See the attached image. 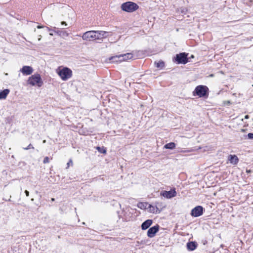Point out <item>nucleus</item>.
<instances>
[{
	"mask_svg": "<svg viewBox=\"0 0 253 253\" xmlns=\"http://www.w3.org/2000/svg\"><path fill=\"white\" fill-rule=\"evenodd\" d=\"M250 171H251L250 170H247V171H246V172L248 173L250 172Z\"/></svg>",
	"mask_w": 253,
	"mask_h": 253,
	"instance_id": "obj_34",
	"label": "nucleus"
},
{
	"mask_svg": "<svg viewBox=\"0 0 253 253\" xmlns=\"http://www.w3.org/2000/svg\"><path fill=\"white\" fill-rule=\"evenodd\" d=\"M109 60L110 61V62L112 63L121 62L124 61V58H123L122 54H120L119 55L111 57L109 58Z\"/></svg>",
	"mask_w": 253,
	"mask_h": 253,
	"instance_id": "obj_12",
	"label": "nucleus"
},
{
	"mask_svg": "<svg viewBox=\"0 0 253 253\" xmlns=\"http://www.w3.org/2000/svg\"><path fill=\"white\" fill-rule=\"evenodd\" d=\"M23 75H31L33 71V68L29 66H24L20 70Z\"/></svg>",
	"mask_w": 253,
	"mask_h": 253,
	"instance_id": "obj_11",
	"label": "nucleus"
},
{
	"mask_svg": "<svg viewBox=\"0 0 253 253\" xmlns=\"http://www.w3.org/2000/svg\"><path fill=\"white\" fill-rule=\"evenodd\" d=\"M95 31L92 30L85 32L82 36L84 40L87 41H93L96 40Z\"/></svg>",
	"mask_w": 253,
	"mask_h": 253,
	"instance_id": "obj_6",
	"label": "nucleus"
},
{
	"mask_svg": "<svg viewBox=\"0 0 253 253\" xmlns=\"http://www.w3.org/2000/svg\"><path fill=\"white\" fill-rule=\"evenodd\" d=\"M43 143L45 142V140H43Z\"/></svg>",
	"mask_w": 253,
	"mask_h": 253,
	"instance_id": "obj_39",
	"label": "nucleus"
},
{
	"mask_svg": "<svg viewBox=\"0 0 253 253\" xmlns=\"http://www.w3.org/2000/svg\"><path fill=\"white\" fill-rule=\"evenodd\" d=\"M140 205H143V204L141 203H139V205H138V207L139 208H141V207H140Z\"/></svg>",
	"mask_w": 253,
	"mask_h": 253,
	"instance_id": "obj_32",
	"label": "nucleus"
},
{
	"mask_svg": "<svg viewBox=\"0 0 253 253\" xmlns=\"http://www.w3.org/2000/svg\"><path fill=\"white\" fill-rule=\"evenodd\" d=\"M61 24L62 25H64V26H67V25H68L67 23L65 21L61 22Z\"/></svg>",
	"mask_w": 253,
	"mask_h": 253,
	"instance_id": "obj_28",
	"label": "nucleus"
},
{
	"mask_svg": "<svg viewBox=\"0 0 253 253\" xmlns=\"http://www.w3.org/2000/svg\"><path fill=\"white\" fill-rule=\"evenodd\" d=\"M144 244V242L143 241H141L140 242L139 241H137L136 242V246H139L141 244Z\"/></svg>",
	"mask_w": 253,
	"mask_h": 253,
	"instance_id": "obj_26",
	"label": "nucleus"
},
{
	"mask_svg": "<svg viewBox=\"0 0 253 253\" xmlns=\"http://www.w3.org/2000/svg\"><path fill=\"white\" fill-rule=\"evenodd\" d=\"M191 58H194V55H191Z\"/></svg>",
	"mask_w": 253,
	"mask_h": 253,
	"instance_id": "obj_37",
	"label": "nucleus"
},
{
	"mask_svg": "<svg viewBox=\"0 0 253 253\" xmlns=\"http://www.w3.org/2000/svg\"><path fill=\"white\" fill-rule=\"evenodd\" d=\"M245 118V119H248L249 118V116L246 115Z\"/></svg>",
	"mask_w": 253,
	"mask_h": 253,
	"instance_id": "obj_33",
	"label": "nucleus"
},
{
	"mask_svg": "<svg viewBox=\"0 0 253 253\" xmlns=\"http://www.w3.org/2000/svg\"><path fill=\"white\" fill-rule=\"evenodd\" d=\"M193 94L194 96L197 95L199 97H208L209 95V88L205 85H198L193 91Z\"/></svg>",
	"mask_w": 253,
	"mask_h": 253,
	"instance_id": "obj_1",
	"label": "nucleus"
},
{
	"mask_svg": "<svg viewBox=\"0 0 253 253\" xmlns=\"http://www.w3.org/2000/svg\"><path fill=\"white\" fill-rule=\"evenodd\" d=\"M198 244L196 242L191 241L187 243L186 246L187 250L190 251L195 250L197 247Z\"/></svg>",
	"mask_w": 253,
	"mask_h": 253,
	"instance_id": "obj_14",
	"label": "nucleus"
},
{
	"mask_svg": "<svg viewBox=\"0 0 253 253\" xmlns=\"http://www.w3.org/2000/svg\"><path fill=\"white\" fill-rule=\"evenodd\" d=\"M53 31L60 36L68 37L69 34L65 31L59 30L58 28L54 27Z\"/></svg>",
	"mask_w": 253,
	"mask_h": 253,
	"instance_id": "obj_16",
	"label": "nucleus"
},
{
	"mask_svg": "<svg viewBox=\"0 0 253 253\" xmlns=\"http://www.w3.org/2000/svg\"><path fill=\"white\" fill-rule=\"evenodd\" d=\"M96 149L100 153H102V154H106V149L104 147H101L97 146L96 147Z\"/></svg>",
	"mask_w": 253,
	"mask_h": 253,
	"instance_id": "obj_22",
	"label": "nucleus"
},
{
	"mask_svg": "<svg viewBox=\"0 0 253 253\" xmlns=\"http://www.w3.org/2000/svg\"><path fill=\"white\" fill-rule=\"evenodd\" d=\"M58 74L63 81H67L72 77V71L68 67H64L58 72Z\"/></svg>",
	"mask_w": 253,
	"mask_h": 253,
	"instance_id": "obj_5",
	"label": "nucleus"
},
{
	"mask_svg": "<svg viewBox=\"0 0 253 253\" xmlns=\"http://www.w3.org/2000/svg\"><path fill=\"white\" fill-rule=\"evenodd\" d=\"M176 195V192L175 189L169 191H163L161 192V195L168 199H170L175 197Z\"/></svg>",
	"mask_w": 253,
	"mask_h": 253,
	"instance_id": "obj_9",
	"label": "nucleus"
},
{
	"mask_svg": "<svg viewBox=\"0 0 253 253\" xmlns=\"http://www.w3.org/2000/svg\"><path fill=\"white\" fill-rule=\"evenodd\" d=\"M253 39V37H251V38H247V40L248 41H252V40Z\"/></svg>",
	"mask_w": 253,
	"mask_h": 253,
	"instance_id": "obj_31",
	"label": "nucleus"
},
{
	"mask_svg": "<svg viewBox=\"0 0 253 253\" xmlns=\"http://www.w3.org/2000/svg\"><path fill=\"white\" fill-rule=\"evenodd\" d=\"M204 211V208L202 206H197L191 210L190 214L193 217H199L203 214Z\"/></svg>",
	"mask_w": 253,
	"mask_h": 253,
	"instance_id": "obj_7",
	"label": "nucleus"
},
{
	"mask_svg": "<svg viewBox=\"0 0 253 253\" xmlns=\"http://www.w3.org/2000/svg\"><path fill=\"white\" fill-rule=\"evenodd\" d=\"M248 138L250 139H253V133H249L247 135Z\"/></svg>",
	"mask_w": 253,
	"mask_h": 253,
	"instance_id": "obj_25",
	"label": "nucleus"
},
{
	"mask_svg": "<svg viewBox=\"0 0 253 253\" xmlns=\"http://www.w3.org/2000/svg\"><path fill=\"white\" fill-rule=\"evenodd\" d=\"M155 64L156 65V67L158 68L162 69L165 66V63L163 61H159L158 62H155Z\"/></svg>",
	"mask_w": 253,
	"mask_h": 253,
	"instance_id": "obj_21",
	"label": "nucleus"
},
{
	"mask_svg": "<svg viewBox=\"0 0 253 253\" xmlns=\"http://www.w3.org/2000/svg\"><path fill=\"white\" fill-rule=\"evenodd\" d=\"M228 160L233 165H237L239 162V159L235 155H230L228 156Z\"/></svg>",
	"mask_w": 253,
	"mask_h": 253,
	"instance_id": "obj_15",
	"label": "nucleus"
},
{
	"mask_svg": "<svg viewBox=\"0 0 253 253\" xmlns=\"http://www.w3.org/2000/svg\"><path fill=\"white\" fill-rule=\"evenodd\" d=\"M160 226L158 224L150 227L147 231V236L149 238L154 237L156 234L159 231Z\"/></svg>",
	"mask_w": 253,
	"mask_h": 253,
	"instance_id": "obj_8",
	"label": "nucleus"
},
{
	"mask_svg": "<svg viewBox=\"0 0 253 253\" xmlns=\"http://www.w3.org/2000/svg\"><path fill=\"white\" fill-rule=\"evenodd\" d=\"M31 148L34 149V147L32 146V145L31 144H30L27 147L24 148L23 149L24 150H28Z\"/></svg>",
	"mask_w": 253,
	"mask_h": 253,
	"instance_id": "obj_24",
	"label": "nucleus"
},
{
	"mask_svg": "<svg viewBox=\"0 0 253 253\" xmlns=\"http://www.w3.org/2000/svg\"><path fill=\"white\" fill-rule=\"evenodd\" d=\"M25 194H26V196H27V197H28V196H29V192L28 191H27V190H26L25 191Z\"/></svg>",
	"mask_w": 253,
	"mask_h": 253,
	"instance_id": "obj_29",
	"label": "nucleus"
},
{
	"mask_svg": "<svg viewBox=\"0 0 253 253\" xmlns=\"http://www.w3.org/2000/svg\"><path fill=\"white\" fill-rule=\"evenodd\" d=\"M28 84L33 86L37 85L41 87L43 84V82L39 74L32 75L28 80Z\"/></svg>",
	"mask_w": 253,
	"mask_h": 253,
	"instance_id": "obj_4",
	"label": "nucleus"
},
{
	"mask_svg": "<svg viewBox=\"0 0 253 253\" xmlns=\"http://www.w3.org/2000/svg\"><path fill=\"white\" fill-rule=\"evenodd\" d=\"M43 27H44V26H41V25H38V26H37V28H38V29H41V28H43Z\"/></svg>",
	"mask_w": 253,
	"mask_h": 253,
	"instance_id": "obj_30",
	"label": "nucleus"
},
{
	"mask_svg": "<svg viewBox=\"0 0 253 253\" xmlns=\"http://www.w3.org/2000/svg\"><path fill=\"white\" fill-rule=\"evenodd\" d=\"M188 53L185 52H181L176 54L174 57L173 61L177 64H185L189 62L187 57Z\"/></svg>",
	"mask_w": 253,
	"mask_h": 253,
	"instance_id": "obj_3",
	"label": "nucleus"
},
{
	"mask_svg": "<svg viewBox=\"0 0 253 253\" xmlns=\"http://www.w3.org/2000/svg\"><path fill=\"white\" fill-rule=\"evenodd\" d=\"M49 162V158L48 157H45L44 159H43V163L44 164H46V163H48Z\"/></svg>",
	"mask_w": 253,
	"mask_h": 253,
	"instance_id": "obj_23",
	"label": "nucleus"
},
{
	"mask_svg": "<svg viewBox=\"0 0 253 253\" xmlns=\"http://www.w3.org/2000/svg\"><path fill=\"white\" fill-rule=\"evenodd\" d=\"M9 93V90L8 89H5L0 91V99H5Z\"/></svg>",
	"mask_w": 253,
	"mask_h": 253,
	"instance_id": "obj_17",
	"label": "nucleus"
},
{
	"mask_svg": "<svg viewBox=\"0 0 253 253\" xmlns=\"http://www.w3.org/2000/svg\"><path fill=\"white\" fill-rule=\"evenodd\" d=\"M123 58H124V61H126L128 59H131L133 58V55L131 53H127L126 54H122Z\"/></svg>",
	"mask_w": 253,
	"mask_h": 253,
	"instance_id": "obj_20",
	"label": "nucleus"
},
{
	"mask_svg": "<svg viewBox=\"0 0 253 253\" xmlns=\"http://www.w3.org/2000/svg\"><path fill=\"white\" fill-rule=\"evenodd\" d=\"M152 223L153 220L152 219H147L145 220L141 225L142 230H145L147 229L152 225Z\"/></svg>",
	"mask_w": 253,
	"mask_h": 253,
	"instance_id": "obj_13",
	"label": "nucleus"
},
{
	"mask_svg": "<svg viewBox=\"0 0 253 253\" xmlns=\"http://www.w3.org/2000/svg\"><path fill=\"white\" fill-rule=\"evenodd\" d=\"M175 147V144L174 142H170L165 145L164 148L169 149H173Z\"/></svg>",
	"mask_w": 253,
	"mask_h": 253,
	"instance_id": "obj_18",
	"label": "nucleus"
},
{
	"mask_svg": "<svg viewBox=\"0 0 253 253\" xmlns=\"http://www.w3.org/2000/svg\"><path fill=\"white\" fill-rule=\"evenodd\" d=\"M139 6L136 3L132 1L124 2L121 5L122 9L127 12H132L137 10Z\"/></svg>",
	"mask_w": 253,
	"mask_h": 253,
	"instance_id": "obj_2",
	"label": "nucleus"
},
{
	"mask_svg": "<svg viewBox=\"0 0 253 253\" xmlns=\"http://www.w3.org/2000/svg\"><path fill=\"white\" fill-rule=\"evenodd\" d=\"M149 209L150 211L153 213H158L161 212V210H160L157 207H153L150 205H149Z\"/></svg>",
	"mask_w": 253,
	"mask_h": 253,
	"instance_id": "obj_19",
	"label": "nucleus"
},
{
	"mask_svg": "<svg viewBox=\"0 0 253 253\" xmlns=\"http://www.w3.org/2000/svg\"><path fill=\"white\" fill-rule=\"evenodd\" d=\"M50 35H51V36H52V35H53V34H51V33H50Z\"/></svg>",
	"mask_w": 253,
	"mask_h": 253,
	"instance_id": "obj_38",
	"label": "nucleus"
},
{
	"mask_svg": "<svg viewBox=\"0 0 253 253\" xmlns=\"http://www.w3.org/2000/svg\"><path fill=\"white\" fill-rule=\"evenodd\" d=\"M51 201H55V199L54 198H51Z\"/></svg>",
	"mask_w": 253,
	"mask_h": 253,
	"instance_id": "obj_35",
	"label": "nucleus"
},
{
	"mask_svg": "<svg viewBox=\"0 0 253 253\" xmlns=\"http://www.w3.org/2000/svg\"><path fill=\"white\" fill-rule=\"evenodd\" d=\"M95 35L96 40H102L104 38H106L110 36V32L103 31H95Z\"/></svg>",
	"mask_w": 253,
	"mask_h": 253,
	"instance_id": "obj_10",
	"label": "nucleus"
},
{
	"mask_svg": "<svg viewBox=\"0 0 253 253\" xmlns=\"http://www.w3.org/2000/svg\"><path fill=\"white\" fill-rule=\"evenodd\" d=\"M46 28L47 29V30H48V31H50V29L48 27H46Z\"/></svg>",
	"mask_w": 253,
	"mask_h": 253,
	"instance_id": "obj_36",
	"label": "nucleus"
},
{
	"mask_svg": "<svg viewBox=\"0 0 253 253\" xmlns=\"http://www.w3.org/2000/svg\"><path fill=\"white\" fill-rule=\"evenodd\" d=\"M70 164L73 165V161L71 159L67 163V168L69 167Z\"/></svg>",
	"mask_w": 253,
	"mask_h": 253,
	"instance_id": "obj_27",
	"label": "nucleus"
}]
</instances>
